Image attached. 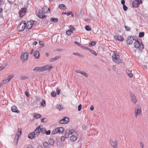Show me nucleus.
Here are the masks:
<instances>
[{
  "label": "nucleus",
  "instance_id": "15",
  "mask_svg": "<svg viewBox=\"0 0 148 148\" xmlns=\"http://www.w3.org/2000/svg\"><path fill=\"white\" fill-rule=\"evenodd\" d=\"M58 8L60 9L65 10L66 9L65 5L63 4H61L59 5Z\"/></svg>",
  "mask_w": 148,
  "mask_h": 148
},
{
  "label": "nucleus",
  "instance_id": "12",
  "mask_svg": "<svg viewBox=\"0 0 148 148\" xmlns=\"http://www.w3.org/2000/svg\"><path fill=\"white\" fill-rule=\"evenodd\" d=\"M133 37H132V36H128L127 40V42L128 44L131 45L133 42Z\"/></svg>",
  "mask_w": 148,
  "mask_h": 148
},
{
  "label": "nucleus",
  "instance_id": "43",
  "mask_svg": "<svg viewBox=\"0 0 148 148\" xmlns=\"http://www.w3.org/2000/svg\"><path fill=\"white\" fill-rule=\"evenodd\" d=\"M85 27L87 31H90L91 30V28L88 25H86Z\"/></svg>",
  "mask_w": 148,
  "mask_h": 148
},
{
  "label": "nucleus",
  "instance_id": "22",
  "mask_svg": "<svg viewBox=\"0 0 148 148\" xmlns=\"http://www.w3.org/2000/svg\"><path fill=\"white\" fill-rule=\"evenodd\" d=\"M19 138V137H18L16 136H15V138L14 140V143L15 145H17Z\"/></svg>",
  "mask_w": 148,
  "mask_h": 148
},
{
  "label": "nucleus",
  "instance_id": "18",
  "mask_svg": "<svg viewBox=\"0 0 148 148\" xmlns=\"http://www.w3.org/2000/svg\"><path fill=\"white\" fill-rule=\"evenodd\" d=\"M60 57H61L60 56H56L55 57L53 58H52L51 59H50L49 60V61L51 62H53L55 61H56V60H57Z\"/></svg>",
  "mask_w": 148,
  "mask_h": 148
},
{
  "label": "nucleus",
  "instance_id": "2",
  "mask_svg": "<svg viewBox=\"0 0 148 148\" xmlns=\"http://www.w3.org/2000/svg\"><path fill=\"white\" fill-rule=\"evenodd\" d=\"M29 56L27 52H23L22 53L21 56V59L23 62H25L27 61Z\"/></svg>",
  "mask_w": 148,
  "mask_h": 148
},
{
  "label": "nucleus",
  "instance_id": "36",
  "mask_svg": "<svg viewBox=\"0 0 148 148\" xmlns=\"http://www.w3.org/2000/svg\"><path fill=\"white\" fill-rule=\"evenodd\" d=\"M41 106L42 107L45 106L46 105V103L45 101L44 100H42L41 102Z\"/></svg>",
  "mask_w": 148,
  "mask_h": 148
},
{
  "label": "nucleus",
  "instance_id": "9",
  "mask_svg": "<svg viewBox=\"0 0 148 148\" xmlns=\"http://www.w3.org/2000/svg\"><path fill=\"white\" fill-rule=\"evenodd\" d=\"M69 121V118L67 117H65L63 119L59 121L60 124H66Z\"/></svg>",
  "mask_w": 148,
  "mask_h": 148
},
{
  "label": "nucleus",
  "instance_id": "28",
  "mask_svg": "<svg viewBox=\"0 0 148 148\" xmlns=\"http://www.w3.org/2000/svg\"><path fill=\"white\" fill-rule=\"evenodd\" d=\"M83 15H84V12H83V11L82 9H81L79 11V16L78 17L79 18L81 17H82V16H83Z\"/></svg>",
  "mask_w": 148,
  "mask_h": 148
},
{
  "label": "nucleus",
  "instance_id": "62",
  "mask_svg": "<svg viewBox=\"0 0 148 148\" xmlns=\"http://www.w3.org/2000/svg\"><path fill=\"white\" fill-rule=\"evenodd\" d=\"M82 105L81 104H80L79 106L78 107V110L79 111H80L81 110L82 108Z\"/></svg>",
  "mask_w": 148,
  "mask_h": 148
},
{
  "label": "nucleus",
  "instance_id": "21",
  "mask_svg": "<svg viewBox=\"0 0 148 148\" xmlns=\"http://www.w3.org/2000/svg\"><path fill=\"white\" fill-rule=\"evenodd\" d=\"M54 140L52 138H50L49 140V143L51 145L53 146H54Z\"/></svg>",
  "mask_w": 148,
  "mask_h": 148
},
{
  "label": "nucleus",
  "instance_id": "11",
  "mask_svg": "<svg viewBox=\"0 0 148 148\" xmlns=\"http://www.w3.org/2000/svg\"><path fill=\"white\" fill-rule=\"evenodd\" d=\"M110 145L111 146L113 147V148H117L118 144L117 142L115 140L113 142L112 140H110Z\"/></svg>",
  "mask_w": 148,
  "mask_h": 148
},
{
  "label": "nucleus",
  "instance_id": "6",
  "mask_svg": "<svg viewBox=\"0 0 148 148\" xmlns=\"http://www.w3.org/2000/svg\"><path fill=\"white\" fill-rule=\"evenodd\" d=\"M78 135L76 132H75L70 137L71 141L72 142H74L77 140L78 137Z\"/></svg>",
  "mask_w": 148,
  "mask_h": 148
},
{
  "label": "nucleus",
  "instance_id": "31",
  "mask_svg": "<svg viewBox=\"0 0 148 148\" xmlns=\"http://www.w3.org/2000/svg\"><path fill=\"white\" fill-rule=\"evenodd\" d=\"M134 47L136 48H138L140 46V44L139 43L134 42Z\"/></svg>",
  "mask_w": 148,
  "mask_h": 148
},
{
  "label": "nucleus",
  "instance_id": "33",
  "mask_svg": "<svg viewBox=\"0 0 148 148\" xmlns=\"http://www.w3.org/2000/svg\"><path fill=\"white\" fill-rule=\"evenodd\" d=\"M14 77L13 75H10L8 76L7 77V79L8 82H10L11 79Z\"/></svg>",
  "mask_w": 148,
  "mask_h": 148
},
{
  "label": "nucleus",
  "instance_id": "1",
  "mask_svg": "<svg viewBox=\"0 0 148 148\" xmlns=\"http://www.w3.org/2000/svg\"><path fill=\"white\" fill-rule=\"evenodd\" d=\"M119 53L117 52H114L112 57L113 61L118 63H121V62L119 60Z\"/></svg>",
  "mask_w": 148,
  "mask_h": 148
},
{
  "label": "nucleus",
  "instance_id": "39",
  "mask_svg": "<svg viewBox=\"0 0 148 148\" xmlns=\"http://www.w3.org/2000/svg\"><path fill=\"white\" fill-rule=\"evenodd\" d=\"M73 32H72V31H71L69 29L66 32V34L67 35L69 36L71 35L72 34Z\"/></svg>",
  "mask_w": 148,
  "mask_h": 148
},
{
  "label": "nucleus",
  "instance_id": "58",
  "mask_svg": "<svg viewBox=\"0 0 148 148\" xmlns=\"http://www.w3.org/2000/svg\"><path fill=\"white\" fill-rule=\"evenodd\" d=\"M125 27L126 29V30L127 31H129L130 29V27H128L125 25Z\"/></svg>",
  "mask_w": 148,
  "mask_h": 148
},
{
  "label": "nucleus",
  "instance_id": "29",
  "mask_svg": "<svg viewBox=\"0 0 148 148\" xmlns=\"http://www.w3.org/2000/svg\"><path fill=\"white\" fill-rule=\"evenodd\" d=\"M96 42L95 41H92V42H91L89 43V44L88 45V46L89 47H92L93 46H94L96 44Z\"/></svg>",
  "mask_w": 148,
  "mask_h": 148
},
{
  "label": "nucleus",
  "instance_id": "64",
  "mask_svg": "<svg viewBox=\"0 0 148 148\" xmlns=\"http://www.w3.org/2000/svg\"><path fill=\"white\" fill-rule=\"evenodd\" d=\"M51 133V131L50 130H49L47 131H46V135H48L50 134Z\"/></svg>",
  "mask_w": 148,
  "mask_h": 148
},
{
  "label": "nucleus",
  "instance_id": "14",
  "mask_svg": "<svg viewBox=\"0 0 148 148\" xmlns=\"http://www.w3.org/2000/svg\"><path fill=\"white\" fill-rule=\"evenodd\" d=\"M34 55L36 59H38L40 57L39 52L38 51H36L34 52Z\"/></svg>",
  "mask_w": 148,
  "mask_h": 148
},
{
  "label": "nucleus",
  "instance_id": "19",
  "mask_svg": "<svg viewBox=\"0 0 148 148\" xmlns=\"http://www.w3.org/2000/svg\"><path fill=\"white\" fill-rule=\"evenodd\" d=\"M131 100L134 103H135L137 101V99L136 97L133 95H131Z\"/></svg>",
  "mask_w": 148,
  "mask_h": 148
},
{
  "label": "nucleus",
  "instance_id": "53",
  "mask_svg": "<svg viewBox=\"0 0 148 148\" xmlns=\"http://www.w3.org/2000/svg\"><path fill=\"white\" fill-rule=\"evenodd\" d=\"M1 82H2V83H3V84H4V83H6L8 82H9L8 81V79H3L1 81Z\"/></svg>",
  "mask_w": 148,
  "mask_h": 148
},
{
  "label": "nucleus",
  "instance_id": "32",
  "mask_svg": "<svg viewBox=\"0 0 148 148\" xmlns=\"http://www.w3.org/2000/svg\"><path fill=\"white\" fill-rule=\"evenodd\" d=\"M59 130H58V128H56L52 131V133L53 134H54L58 133Z\"/></svg>",
  "mask_w": 148,
  "mask_h": 148
},
{
  "label": "nucleus",
  "instance_id": "26",
  "mask_svg": "<svg viewBox=\"0 0 148 148\" xmlns=\"http://www.w3.org/2000/svg\"><path fill=\"white\" fill-rule=\"evenodd\" d=\"M127 73L130 77L131 78L133 77V75L131 71L128 70L127 71Z\"/></svg>",
  "mask_w": 148,
  "mask_h": 148
},
{
  "label": "nucleus",
  "instance_id": "13",
  "mask_svg": "<svg viewBox=\"0 0 148 148\" xmlns=\"http://www.w3.org/2000/svg\"><path fill=\"white\" fill-rule=\"evenodd\" d=\"M11 110L12 112L17 113H19L20 111L19 110H18L17 107L15 106H13L11 108Z\"/></svg>",
  "mask_w": 148,
  "mask_h": 148
},
{
  "label": "nucleus",
  "instance_id": "20",
  "mask_svg": "<svg viewBox=\"0 0 148 148\" xmlns=\"http://www.w3.org/2000/svg\"><path fill=\"white\" fill-rule=\"evenodd\" d=\"M116 39L119 40L123 41V36L118 35L115 36Z\"/></svg>",
  "mask_w": 148,
  "mask_h": 148
},
{
  "label": "nucleus",
  "instance_id": "23",
  "mask_svg": "<svg viewBox=\"0 0 148 148\" xmlns=\"http://www.w3.org/2000/svg\"><path fill=\"white\" fill-rule=\"evenodd\" d=\"M43 146L44 148H50V146L46 142H44L43 143Z\"/></svg>",
  "mask_w": 148,
  "mask_h": 148
},
{
  "label": "nucleus",
  "instance_id": "8",
  "mask_svg": "<svg viewBox=\"0 0 148 148\" xmlns=\"http://www.w3.org/2000/svg\"><path fill=\"white\" fill-rule=\"evenodd\" d=\"M27 8H22L20 10L19 12V16L21 17H23L25 14V13L26 12Z\"/></svg>",
  "mask_w": 148,
  "mask_h": 148
},
{
  "label": "nucleus",
  "instance_id": "59",
  "mask_svg": "<svg viewBox=\"0 0 148 148\" xmlns=\"http://www.w3.org/2000/svg\"><path fill=\"white\" fill-rule=\"evenodd\" d=\"M140 147H141V148H143L144 147V144H143V142H140Z\"/></svg>",
  "mask_w": 148,
  "mask_h": 148
},
{
  "label": "nucleus",
  "instance_id": "54",
  "mask_svg": "<svg viewBox=\"0 0 148 148\" xmlns=\"http://www.w3.org/2000/svg\"><path fill=\"white\" fill-rule=\"evenodd\" d=\"M123 10L125 11H126L127 9V8L125 5H123Z\"/></svg>",
  "mask_w": 148,
  "mask_h": 148
},
{
  "label": "nucleus",
  "instance_id": "34",
  "mask_svg": "<svg viewBox=\"0 0 148 148\" xmlns=\"http://www.w3.org/2000/svg\"><path fill=\"white\" fill-rule=\"evenodd\" d=\"M69 130H65V138H68L69 136Z\"/></svg>",
  "mask_w": 148,
  "mask_h": 148
},
{
  "label": "nucleus",
  "instance_id": "7",
  "mask_svg": "<svg viewBox=\"0 0 148 148\" xmlns=\"http://www.w3.org/2000/svg\"><path fill=\"white\" fill-rule=\"evenodd\" d=\"M36 15L40 18H44L46 16L45 15H42V14L43 13L40 10H38V11H36Z\"/></svg>",
  "mask_w": 148,
  "mask_h": 148
},
{
  "label": "nucleus",
  "instance_id": "45",
  "mask_svg": "<svg viewBox=\"0 0 148 148\" xmlns=\"http://www.w3.org/2000/svg\"><path fill=\"white\" fill-rule=\"evenodd\" d=\"M56 93L54 92H52L51 93V96L53 97H55L56 96Z\"/></svg>",
  "mask_w": 148,
  "mask_h": 148
},
{
  "label": "nucleus",
  "instance_id": "3",
  "mask_svg": "<svg viewBox=\"0 0 148 148\" xmlns=\"http://www.w3.org/2000/svg\"><path fill=\"white\" fill-rule=\"evenodd\" d=\"M26 22L25 21H23L18 26L17 29L19 32L23 31L25 27Z\"/></svg>",
  "mask_w": 148,
  "mask_h": 148
},
{
  "label": "nucleus",
  "instance_id": "35",
  "mask_svg": "<svg viewBox=\"0 0 148 148\" xmlns=\"http://www.w3.org/2000/svg\"><path fill=\"white\" fill-rule=\"evenodd\" d=\"M80 73L86 77L88 76V74L84 71H81L80 72Z\"/></svg>",
  "mask_w": 148,
  "mask_h": 148
},
{
  "label": "nucleus",
  "instance_id": "63",
  "mask_svg": "<svg viewBox=\"0 0 148 148\" xmlns=\"http://www.w3.org/2000/svg\"><path fill=\"white\" fill-rule=\"evenodd\" d=\"M91 53L92 54H93V55H95V56H96L97 55V53L95 51H94L93 50H92V51L91 52Z\"/></svg>",
  "mask_w": 148,
  "mask_h": 148
},
{
  "label": "nucleus",
  "instance_id": "56",
  "mask_svg": "<svg viewBox=\"0 0 148 148\" xmlns=\"http://www.w3.org/2000/svg\"><path fill=\"white\" fill-rule=\"evenodd\" d=\"M74 43L75 44L77 45L80 46L81 47L82 46V45L80 44V43H79V42H78L76 41H75V42Z\"/></svg>",
  "mask_w": 148,
  "mask_h": 148
},
{
  "label": "nucleus",
  "instance_id": "5",
  "mask_svg": "<svg viewBox=\"0 0 148 148\" xmlns=\"http://www.w3.org/2000/svg\"><path fill=\"white\" fill-rule=\"evenodd\" d=\"M34 23H37V21H34L33 20H31V21H28L27 24H25V26L26 28L30 29L32 27L33 24H34Z\"/></svg>",
  "mask_w": 148,
  "mask_h": 148
},
{
  "label": "nucleus",
  "instance_id": "61",
  "mask_svg": "<svg viewBox=\"0 0 148 148\" xmlns=\"http://www.w3.org/2000/svg\"><path fill=\"white\" fill-rule=\"evenodd\" d=\"M140 44V48H142V49H143L144 48V45L142 43V42H141Z\"/></svg>",
  "mask_w": 148,
  "mask_h": 148
},
{
  "label": "nucleus",
  "instance_id": "25",
  "mask_svg": "<svg viewBox=\"0 0 148 148\" xmlns=\"http://www.w3.org/2000/svg\"><path fill=\"white\" fill-rule=\"evenodd\" d=\"M73 54L74 55L78 56L82 58H84V56H83V55L81 54L80 53H78V52L74 53H73Z\"/></svg>",
  "mask_w": 148,
  "mask_h": 148
},
{
  "label": "nucleus",
  "instance_id": "49",
  "mask_svg": "<svg viewBox=\"0 0 148 148\" xmlns=\"http://www.w3.org/2000/svg\"><path fill=\"white\" fill-rule=\"evenodd\" d=\"M75 28L73 27L72 26V25H70V29H69L71 31H72V32H73V31L75 30Z\"/></svg>",
  "mask_w": 148,
  "mask_h": 148
},
{
  "label": "nucleus",
  "instance_id": "55",
  "mask_svg": "<svg viewBox=\"0 0 148 148\" xmlns=\"http://www.w3.org/2000/svg\"><path fill=\"white\" fill-rule=\"evenodd\" d=\"M33 71H39V69L38 67H36L34 69H33Z\"/></svg>",
  "mask_w": 148,
  "mask_h": 148
},
{
  "label": "nucleus",
  "instance_id": "51",
  "mask_svg": "<svg viewBox=\"0 0 148 148\" xmlns=\"http://www.w3.org/2000/svg\"><path fill=\"white\" fill-rule=\"evenodd\" d=\"M69 130V134H72V133L74 132V131L72 129L71 130Z\"/></svg>",
  "mask_w": 148,
  "mask_h": 148
},
{
  "label": "nucleus",
  "instance_id": "50",
  "mask_svg": "<svg viewBox=\"0 0 148 148\" xmlns=\"http://www.w3.org/2000/svg\"><path fill=\"white\" fill-rule=\"evenodd\" d=\"M136 39H137V40L136 41V42H135L138 43H139V44H140L141 43V42H142L141 40L138 38H136Z\"/></svg>",
  "mask_w": 148,
  "mask_h": 148
},
{
  "label": "nucleus",
  "instance_id": "4",
  "mask_svg": "<svg viewBox=\"0 0 148 148\" xmlns=\"http://www.w3.org/2000/svg\"><path fill=\"white\" fill-rule=\"evenodd\" d=\"M134 112L136 117L141 113V110L140 106H137L135 108Z\"/></svg>",
  "mask_w": 148,
  "mask_h": 148
},
{
  "label": "nucleus",
  "instance_id": "38",
  "mask_svg": "<svg viewBox=\"0 0 148 148\" xmlns=\"http://www.w3.org/2000/svg\"><path fill=\"white\" fill-rule=\"evenodd\" d=\"M56 107L59 110L63 109V107L60 105H57L56 106Z\"/></svg>",
  "mask_w": 148,
  "mask_h": 148
},
{
  "label": "nucleus",
  "instance_id": "42",
  "mask_svg": "<svg viewBox=\"0 0 148 148\" xmlns=\"http://www.w3.org/2000/svg\"><path fill=\"white\" fill-rule=\"evenodd\" d=\"M52 20V22L56 23L58 21V19L57 18H51L50 19L51 21Z\"/></svg>",
  "mask_w": 148,
  "mask_h": 148
},
{
  "label": "nucleus",
  "instance_id": "24",
  "mask_svg": "<svg viewBox=\"0 0 148 148\" xmlns=\"http://www.w3.org/2000/svg\"><path fill=\"white\" fill-rule=\"evenodd\" d=\"M139 5L138 2H137L136 0L134 1L132 3V6L134 8L137 7Z\"/></svg>",
  "mask_w": 148,
  "mask_h": 148
},
{
  "label": "nucleus",
  "instance_id": "10",
  "mask_svg": "<svg viewBox=\"0 0 148 148\" xmlns=\"http://www.w3.org/2000/svg\"><path fill=\"white\" fill-rule=\"evenodd\" d=\"M40 127V126H39L37 128H36L34 132L36 137L38 136L41 132V128Z\"/></svg>",
  "mask_w": 148,
  "mask_h": 148
},
{
  "label": "nucleus",
  "instance_id": "30",
  "mask_svg": "<svg viewBox=\"0 0 148 148\" xmlns=\"http://www.w3.org/2000/svg\"><path fill=\"white\" fill-rule=\"evenodd\" d=\"M34 117L38 119L41 117V115L39 114L35 113L34 114Z\"/></svg>",
  "mask_w": 148,
  "mask_h": 148
},
{
  "label": "nucleus",
  "instance_id": "52",
  "mask_svg": "<svg viewBox=\"0 0 148 148\" xmlns=\"http://www.w3.org/2000/svg\"><path fill=\"white\" fill-rule=\"evenodd\" d=\"M62 14H65L67 16H69L71 15V12H63L62 13Z\"/></svg>",
  "mask_w": 148,
  "mask_h": 148
},
{
  "label": "nucleus",
  "instance_id": "17",
  "mask_svg": "<svg viewBox=\"0 0 148 148\" xmlns=\"http://www.w3.org/2000/svg\"><path fill=\"white\" fill-rule=\"evenodd\" d=\"M36 137V136H35V134L34 133V132L30 133L28 135L29 138L31 139H32Z\"/></svg>",
  "mask_w": 148,
  "mask_h": 148
},
{
  "label": "nucleus",
  "instance_id": "57",
  "mask_svg": "<svg viewBox=\"0 0 148 148\" xmlns=\"http://www.w3.org/2000/svg\"><path fill=\"white\" fill-rule=\"evenodd\" d=\"M56 92L57 94L58 95L60 94V90L58 88H56Z\"/></svg>",
  "mask_w": 148,
  "mask_h": 148
},
{
  "label": "nucleus",
  "instance_id": "16",
  "mask_svg": "<svg viewBox=\"0 0 148 148\" xmlns=\"http://www.w3.org/2000/svg\"><path fill=\"white\" fill-rule=\"evenodd\" d=\"M22 129L21 128H19L18 129V131L17 132L16 135V136L20 138V136H21L22 134Z\"/></svg>",
  "mask_w": 148,
  "mask_h": 148
},
{
  "label": "nucleus",
  "instance_id": "40",
  "mask_svg": "<svg viewBox=\"0 0 148 148\" xmlns=\"http://www.w3.org/2000/svg\"><path fill=\"white\" fill-rule=\"evenodd\" d=\"M47 9V8L46 7H44L42 9V10H41V11L43 13H45L46 12H47V11H45V9Z\"/></svg>",
  "mask_w": 148,
  "mask_h": 148
},
{
  "label": "nucleus",
  "instance_id": "44",
  "mask_svg": "<svg viewBox=\"0 0 148 148\" xmlns=\"http://www.w3.org/2000/svg\"><path fill=\"white\" fill-rule=\"evenodd\" d=\"M144 33L143 32H140L139 33V37H142L144 36Z\"/></svg>",
  "mask_w": 148,
  "mask_h": 148
},
{
  "label": "nucleus",
  "instance_id": "48",
  "mask_svg": "<svg viewBox=\"0 0 148 148\" xmlns=\"http://www.w3.org/2000/svg\"><path fill=\"white\" fill-rule=\"evenodd\" d=\"M27 78V77L25 76H22L20 77V79H21L25 80Z\"/></svg>",
  "mask_w": 148,
  "mask_h": 148
},
{
  "label": "nucleus",
  "instance_id": "37",
  "mask_svg": "<svg viewBox=\"0 0 148 148\" xmlns=\"http://www.w3.org/2000/svg\"><path fill=\"white\" fill-rule=\"evenodd\" d=\"M42 71H44L48 70V68L47 65H45L44 66L42 67Z\"/></svg>",
  "mask_w": 148,
  "mask_h": 148
},
{
  "label": "nucleus",
  "instance_id": "47",
  "mask_svg": "<svg viewBox=\"0 0 148 148\" xmlns=\"http://www.w3.org/2000/svg\"><path fill=\"white\" fill-rule=\"evenodd\" d=\"M6 65H2L0 66V71L3 70L6 67Z\"/></svg>",
  "mask_w": 148,
  "mask_h": 148
},
{
  "label": "nucleus",
  "instance_id": "46",
  "mask_svg": "<svg viewBox=\"0 0 148 148\" xmlns=\"http://www.w3.org/2000/svg\"><path fill=\"white\" fill-rule=\"evenodd\" d=\"M41 122L45 123L47 121V119L46 118H43L41 119Z\"/></svg>",
  "mask_w": 148,
  "mask_h": 148
},
{
  "label": "nucleus",
  "instance_id": "60",
  "mask_svg": "<svg viewBox=\"0 0 148 148\" xmlns=\"http://www.w3.org/2000/svg\"><path fill=\"white\" fill-rule=\"evenodd\" d=\"M137 2H138V4L139 5L140 4H141L142 3V2L141 0H136Z\"/></svg>",
  "mask_w": 148,
  "mask_h": 148
},
{
  "label": "nucleus",
  "instance_id": "27",
  "mask_svg": "<svg viewBox=\"0 0 148 148\" xmlns=\"http://www.w3.org/2000/svg\"><path fill=\"white\" fill-rule=\"evenodd\" d=\"M58 130H59L58 132L60 133H62L64 131V129L63 127H58Z\"/></svg>",
  "mask_w": 148,
  "mask_h": 148
},
{
  "label": "nucleus",
  "instance_id": "41",
  "mask_svg": "<svg viewBox=\"0 0 148 148\" xmlns=\"http://www.w3.org/2000/svg\"><path fill=\"white\" fill-rule=\"evenodd\" d=\"M41 133L42 134H45L46 133V128H41Z\"/></svg>",
  "mask_w": 148,
  "mask_h": 148
}]
</instances>
